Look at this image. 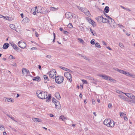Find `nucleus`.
Listing matches in <instances>:
<instances>
[{"label":"nucleus","instance_id":"f8f14e48","mask_svg":"<svg viewBox=\"0 0 135 135\" xmlns=\"http://www.w3.org/2000/svg\"><path fill=\"white\" fill-rule=\"evenodd\" d=\"M22 72L23 75H27L28 74L30 73L29 71L25 68H23V69Z\"/></svg>","mask_w":135,"mask_h":135},{"label":"nucleus","instance_id":"f3484780","mask_svg":"<svg viewBox=\"0 0 135 135\" xmlns=\"http://www.w3.org/2000/svg\"><path fill=\"white\" fill-rule=\"evenodd\" d=\"M9 46L8 43H6L4 44L3 46V48L4 49H7Z\"/></svg>","mask_w":135,"mask_h":135},{"label":"nucleus","instance_id":"9b49d317","mask_svg":"<svg viewBox=\"0 0 135 135\" xmlns=\"http://www.w3.org/2000/svg\"><path fill=\"white\" fill-rule=\"evenodd\" d=\"M88 22L90 24H91L93 27H95L96 26V25L95 22L91 18H88Z\"/></svg>","mask_w":135,"mask_h":135},{"label":"nucleus","instance_id":"0e129e2a","mask_svg":"<svg viewBox=\"0 0 135 135\" xmlns=\"http://www.w3.org/2000/svg\"><path fill=\"white\" fill-rule=\"evenodd\" d=\"M86 14H87L88 15H89L90 14V12L89 11L87 10V11H86Z\"/></svg>","mask_w":135,"mask_h":135},{"label":"nucleus","instance_id":"dca6fc26","mask_svg":"<svg viewBox=\"0 0 135 135\" xmlns=\"http://www.w3.org/2000/svg\"><path fill=\"white\" fill-rule=\"evenodd\" d=\"M126 75L128 76L129 77H131L133 78H135V75L133 74H132L128 72L127 71L126 74Z\"/></svg>","mask_w":135,"mask_h":135},{"label":"nucleus","instance_id":"774afa93","mask_svg":"<svg viewBox=\"0 0 135 135\" xmlns=\"http://www.w3.org/2000/svg\"><path fill=\"white\" fill-rule=\"evenodd\" d=\"M126 10L129 12H130L131 11L130 9L128 8H126Z\"/></svg>","mask_w":135,"mask_h":135},{"label":"nucleus","instance_id":"6ab92c4d","mask_svg":"<svg viewBox=\"0 0 135 135\" xmlns=\"http://www.w3.org/2000/svg\"><path fill=\"white\" fill-rule=\"evenodd\" d=\"M9 27L11 29L15 30L17 32L16 30V28L13 24H10L9 25Z\"/></svg>","mask_w":135,"mask_h":135},{"label":"nucleus","instance_id":"2f4dec72","mask_svg":"<svg viewBox=\"0 0 135 135\" xmlns=\"http://www.w3.org/2000/svg\"><path fill=\"white\" fill-rule=\"evenodd\" d=\"M95 46L96 47H98V48H100V47H101L99 45V44L98 43V42L96 43L95 44Z\"/></svg>","mask_w":135,"mask_h":135},{"label":"nucleus","instance_id":"680f3d73","mask_svg":"<svg viewBox=\"0 0 135 135\" xmlns=\"http://www.w3.org/2000/svg\"><path fill=\"white\" fill-rule=\"evenodd\" d=\"M37 49V48L36 47H34L32 48L31 49V50H35V49Z\"/></svg>","mask_w":135,"mask_h":135},{"label":"nucleus","instance_id":"9d476101","mask_svg":"<svg viewBox=\"0 0 135 135\" xmlns=\"http://www.w3.org/2000/svg\"><path fill=\"white\" fill-rule=\"evenodd\" d=\"M65 17L69 20H70L73 17V15L70 12H67L65 14Z\"/></svg>","mask_w":135,"mask_h":135},{"label":"nucleus","instance_id":"423d86ee","mask_svg":"<svg viewBox=\"0 0 135 135\" xmlns=\"http://www.w3.org/2000/svg\"><path fill=\"white\" fill-rule=\"evenodd\" d=\"M55 81L57 84H61L64 80V77L61 76H58L55 77Z\"/></svg>","mask_w":135,"mask_h":135},{"label":"nucleus","instance_id":"c85d7f7f","mask_svg":"<svg viewBox=\"0 0 135 135\" xmlns=\"http://www.w3.org/2000/svg\"><path fill=\"white\" fill-rule=\"evenodd\" d=\"M81 11L85 13H86V11H87V9L85 8H83Z\"/></svg>","mask_w":135,"mask_h":135},{"label":"nucleus","instance_id":"2eb2a0df","mask_svg":"<svg viewBox=\"0 0 135 135\" xmlns=\"http://www.w3.org/2000/svg\"><path fill=\"white\" fill-rule=\"evenodd\" d=\"M96 19L98 22L100 23L101 22H102L103 16H98L97 17Z\"/></svg>","mask_w":135,"mask_h":135},{"label":"nucleus","instance_id":"a211bd4d","mask_svg":"<svg viewBox=\"0 0 135 135\" xmlns=\"http://www.w3.org/2000/svg\"><path fill=\"white\" fill-rule=\"evenodd\" d=\"M55 95L56 98L59 100L61 98L60 95L59 93H56L55 94Z\"/></svg>","mask_w":135,"mask_h":135},{"label":"nucleus","instance_id":"4c0bfd02","mask_svg":"<svg viewBox=\"0 0 135 135\" xmlns=\"http://www.w3.org/2000/svg\"><path fill=\"white\" fill-rule=\"evenodd\" d=\"M118 96L122 99H124V97H125V96L122 95H118Z\"/></svg>","mask_w":135,"mask_h":135},{"label":"nucleus","instance_id":"6e6552de","mask_svg":"<svg viewBox=\"0 0 135 135\" xmlns=\"http://www.w3.org/2000/svg\"><path fill=\"white\" fill-rule=\"evenodd\" d=\"M18 46L22 49H24L26 46V44L22 41H19L18 44Z\"/></svg>","mask_w":135,"mask_h":135},{"label":"nucleus","instance_id":"e2e57ef3","mask_svg":"<svg viewBox=\"0 0 135 135\" xmlns=\"http://www.w3.org/2000/svg\"><path fill=\"white\" fill-rule=\"evenodd\" d=\"M66 71H68L70 73H72V71H71L70 70V69H67V70H66Z\"/></svg>","mask_w":135,"mask_h":135},{"label":"nucleus","instance_id":"5701e85b","mask_svg":"<svg viewBox=\"0 0 135 135\" xmlns=\"http://www.w3.org/2000/svg\"><path fill=\"white\" fill-rule=\"evenodd\" d=\"M109 8L108 6H106L104 9V11L107 13H108L109 11Z\"/></svg>","mask_w":135,"mask_h":135},{"label":"nucleus","instance_id":"de8ad7c7","mask_svg":"<svg viewBox=\"0 0 135 135\" xmlns=\"http://www.w3.org/2000/svg\"><path fill=\"white\" fill-rule=\"evenodd\" d=\"M92 104L93 105L95 104V102L94 99H92Z\"/></svg>","mask_w":135,"mask_h":135},{"label":"nucleus","instance_id":"b1692460","mask_svg":"<svg viewBox=\"0 0 135 135\" xmlns=\"http://www.w3.org/2000/svg\"><path fill=\"white\" fill-rule=\"evenodd\" d=\"M58 8H55L52 7H51L50 8V10L54 11L56 10H57L58 9Z\"/></svg>","mask_w":135,"mask_h":135},{"label":"nucleus","instance_id":"bf43d9fd","mask_svg":"<svg viewBox=\"0 0 135 135\" xmlns=\"http://www.w3.org/2000/svg\"><path fill=\"white\" fill-rule=\"evenodd\" d=\"M102 43L103 45H107V44L104 41H102Z\"/></svg>","mask_w":135,"mask_h":135},{"label":"nucleus","instance_id":"a18cd8bd","mask_svg":"<svg viewBox=\"0 0 135 135\" xmlns=\"http://www.w3.org/2000/svg\"><path fill=\"white\" fill-rule=\"evenodd\" d=\"M116 92L117 93H118L119 94H121L122 93H123L124 94V93L123 92H122V91H120L119 90H117L116 91Z\"/></svg>","mask_w":135,"mask_h":135},{"label":"nucleus","instance_id":"69168bd1","mask_svg":"<svg viewBox=\"0 0 135 135\" xmlns=\"http://www.w3.org/2000/svg\"><path fill=\"white\" fill-rule=\"evenodd\" d=\"M120 114L121 117H123V115L121 112L120 113Z\"/></svg>","mask_w":135,"mask_h":135},{"label":"nucleus","instance_id":"393cba45","mask_svg":"<svg viewBox=\"0 0 135 135\" xmlns=\"http://www.w3.org/2000/svg\"><path fill=\"white\" fill-rule=\"evenodd\" d=\"M61 119L62 120L65 121V119H66V118L64 115H61L59 117V119Z\"/></svg>","mask_w":135,"mask_h":135},{"label":"nucleus","instance_id":"7c9ffc66","mask_svg":"<svg viewBox=\"0 0 135 135\" xmlns=\"http://www.w3.org/2000/svg\"><path fill=\"white\" fill-rule=\"evenodd\" d=\"M58 105H56L55 106L56 108L57 109H59L60 108H61V105L60 104H59L58 103Z\"/></svg>","mask_w":135,"mask_h":135},{"label":"nucleus","instance_id":"4be33fe9","mask_svg":"<svg viewBox=\"0 0 135 135\" xmlns=\"http://www.w3.org/2000/svg\"><path fill=\"white\" fill-rule=\"evenodd\" d=\"M90 32L94 36H97L96 33L95 31L94 30H92L90 28Z\"/></svg>","mask_w":135,"mask_h":135},{"label":"nucleus","instance_id":"7ed1b4c3","mask_svg":"<svg viewBox=\"0 0 135 135\" xmlns=\"http://www.w3.org/2000/svg\"><path fill=\"white\" fill-rule=\"evenodd\" d=\"M46 8H44L41 9L39 7L37 8V7H35V10L37 13H40L43 14H46L49 12V10Z\"/></svg>","mask_w":135,"mask_h":135},{"label":"nucleus","instance_id":"1a4fd4ad","mask_svg":"<svg viewBox=\"0 0 135 135\" xmlns=\"http://www.w3.org/2000/svg\"><path fill=\"white\" fill-rule=\"evenodd\" d=\"M64 76L66 77L69 81L71 82L72 80L71 76V74L68 72H65L64 74Z\"/></svg>","mask_w":135,"mask_h":135},{"label":"nucleus","instance_id":"f704fd0d","mask_svg":"<svg viewBox=\"0 0 135 135\" xmlns=\"http://www.w3.org/2000/svg\"><path fill=\"white\" fill-rule=\"evenodd\" d=\"M44 79L47 80L48 81L49 80V79L47 76L46 75H45L44 76Z\"/></svg>","mask_w":135,"mask_h":135},{"label":"nucleus","instance_id":"412c9836","mask_svg":"<svg viewBox=\"0 0 135 135\" xmlns=\"http://www.w3.org/2000/svg\"><path fill=\"white\" fill-rule=\"evenodd\" d=\"M32 120L35 122H39L41 121V120L38 118H32Z\"/></svg>","mask_w":135,"mask_h":135},{"label":"nucleus","instance_id":"58836bf2","mask_svg":"<svg viewBox=\"0 0 135 135\" xmlns=\"http://www.w3.org/2000/svg\"><path fill=\"white\" fill-rule=\"evenodd\" d=\"M9 59H15V58L13 57V56L12 55H11L9 57Z\"/></svg>","mask_w":135,"mask_h":135},{"label":"nucleus","instance_id":"8fccbe9b","mask_svg":"<svg viewBox=\"0 0 135 135\" xmlns=\"http://www.w3.org/2000/svg\"><path fill=\"white\" fill-rule=\"evenodd\" d=\"M124 119L126 121H127L128 120V118H127L126 117L124 116L123 117Z\"/></svg>","mask_w":135,"mask_h":135},{"label":"nucleus","instance_id":"864d4df0","mask_svg":"<svg viewBox=\"0 0 135 135\" xmlns=\"http://www.w3.org/2000/svg\"><path fill=\"white\" fill-rule=\"evenodd\" d=\"M68 26L70 28H71L73 27V25L71 23H69Z\"/></svg>","mask_w":135,"mask_h":135},{"label":"nucleus","instance_id":"37998d69","mask_svg":"<svg viewBox=\"0 0 135 135\" xmlns=\"http://www.w3.org/2000/svg\"><path fill=\"white\" fill-rule=\"evenodd\" d=\"M119 72V73H122V74H123L124 71V70H121V69H119V70H118Z\"/></svg>","mask_w":135,"mask_h":135},{"label":"nucleus","instance_id":"20e7f679","mask_svg":"<svg viewBox=\"0 0 135 135\" xmlns=\"http://www.w3.org/2000/svg\"><path fill=\"white\" fill-rule=\"evenodd\" d=\"M98 76L102 77L105 80H109L111 82H115L116 81L115 80L113 79L111 77L105 75H101V74H98Z\"/></svg>","mask_w":135,"mask_h":135},{"label":"nucleus","instance_id":"bb28decb","mask_svg":"<svg viewBox=\"0 0 135 135\" xmlns=\"http://www.w3.org/2000/svg\"><path fill=\"white\" fill-rule=\"evenodd\" d=\"M108 20L106 18H104L103 17V19L102 20V22L103 23H106L107 22H108Z\"/></svg>","mask_w":135,"mask_h":135},{"label":"nucleus","instance_id":"4468645a","mask_svg":"<svg viewBox=\"0 0 135 135\" xmlns=\"http://www.w3.org/2000/svg\"><path fill=\"white\" fill-rule=\"evenodd\" d=\"M3 100L5 102L7 101L8 102H13L12 99L11 98L5 97L3 98Z\"/></svg>","mask_w":135,"mask_h":135},{"label":"nucleus","instance_id":"aec40b11","mask_svg":"<svg viewBox=\"0 0 135 135\" xmlns=\"http://www.w3.org/2000/svg\"><path fill=\"white\" fill-rule=\"evenodd\" d=\"M33 80L34 81L35 80L38 81H39L40 80V78L39 76H37L34 77V79H33Z\"/></svg>","mask_w":135,"mask_h":135},{"label":"nucleus","instance_id":"f257e3e1","mask_svg":"<svg viewBox=\"0 0 135 135\" xmlns=\"http://www.w3.org/2000/svg\"><path fill=\"white\" fill-rule=\"evenodd\" d=\"M36 94L40 99H46V101H48L51 98L50 95H49L46 92H41L40 90H38L36 92Z\"/></svg>","mask_w":135,"mask_h":135},{"label":"nucleus","instance_id":"052dcab7","mask_svg":"<svg viewBox=\"0 0 135 135\" xmlns=\"http://www.w3.org/2000/svg\"><path fill=\"white\" fill-rule=\"evenodd\" d=\"M2 128V129H4V127L2 125H0V128Z\"/></svg>","mask_w":135,"mask_h":135},{"label":"nucleus","instance_id":"79ce46f5","mask_svg":"<svg viewBox=\"0 0 135 135\" xmlns=\"http://www.w3.org/2000/svg\"><path fill=\"white\" fill-rule=\"evenodd\" d=\"M82 81L84 84H87L88 83L87 81L86 80H83Z\"/></svg>","mask_w":135,"mask_h":135},{"label":"nucleus","instance_id":"c03bdc74","mask_svg":"<svg viewBox=\"0 0 135 135\" xmlns=\"http://www.w3.org/2000/svg\"><path fill=\"white\" fill-rule=\"evenodd\" d=\"M57 101V100L55 98H53L52 100V102H54V104L55 103V102H56Z\"/></svg>","mask_w":135,"mask_h":135},{"label":"nucleus","instance_id":"5fc2aeb1","mask_svg":"<svg viewBox=\"0 0 135 135\" xmlns=\"http://www.w3.org/2000/svg\"><path fill=\"white\" fill-rule=\"evenodd\" d=\"M108 107L109 108H111L112 107V104L111 103H109L108 105Z\"/></svg>","mask_w":135,"mask_h":135},{"label":"nucleus","instance_id":"ddd939ff","mask_svg":"<svg viewBox=\"0 0 135 135\" xmlns=\"http://www.w3.org/2000/svg\"><path fill=\"white\" fill-rule=\"evenodd\" d=\"M11 46H12L13 48L16 50L17 51L19 50V48L15 44H11Z\"/></svg>","mask_w":135,"mask_h":135},{"label":"nucleus","instance_id":"39448f33","mask_svg":"<svg viewBox=\"0 0 135 135\" xmlns=\"http://www.w3.org/2000/svg\"><path fill=\"white\" fill-rule=\"evenodd\" d=\"M108 17V23L112 28H115L116 27V25L114 20L109 16Z\"/></svg>","mask_w":135,"mask_h":135},{"label":"nucleus","instance_id":"cd10ccee","mask_svg":"<svg viewBox=\"0 0 135 135\" xmlns=\"http://www.w3.org/2000/svg\"><path fill=\"white\" fill-rule=\"evenodd\" d=\"M4 18L9 21H11L12 20L11 18L8 16L4 17Z\"/></svg>","mask_w":135,"mask_h":135},{"label":"nucleus","instance_id":"72a5a7b5","mask_svg":"<svg viewBox=\"0 0 135 135\" xmlns=\"http://www.w3.org/2000/svg\"><path fill=\"white\" fill-rule=\"evenodd\" d=\"M95 40L94 39H92L90 41V43L92 45H94L95 44Z\"/></svg>","mask_w":135,"mask_h":135},{"label":"nucleus","instance_id":"473e14b6","mask_svg":"<svg viewBox=\"0 0 135 135\" xmlns=\"http://www.w3.org/2000/svg\"><path fill=\"white\" fill-rule=\"evenodd\" d=\"M78 40L80 42L83 44L84 42L83 40L81 38H78Z\"/></svg>","mask_w":135,"mask_h":135},{"label":"nucleus","instance_id":"f03ea898","mask_svg":"<svg viewBox=\"0 0 135 135\" xmlns=\"http://www.w3.org/2000/svg\"><path fill=\"white\" fill-rule=\"evenodd\" d=\"M104 124L108 127H113L114 126V122L110 119H106L104 122Z\"/></svg>","mask_w":135,"mask_h":135},{"label":"nucleus","instance_id":"c756f323","mask_svg":"<svg viewBox=\"0 0 135 135\" xmlns=\"http://www.w3.org/2000/svg\"><path fill=\"white\" fill-rule=\"evenodd\" d=\"M23 21H24L25 22H29V19L27 17H26L24 18L23 20Z\"/></svg>","mask_w":135,"mask_h":135},{"label":"nucleus","instance_id":"e433bc0d","mask_svg":"<svg viewBox=\"0 0 135 135\" xmlns=\"http://www.w3.org/2000/svg\"><path fill=\"white\" fill-rule=\"evenodd\" d=\"M59 68H60L62 69L63 70H65V71H66V70H67V68H65V67H63L62 66H59Z\"/></svg>","mask_w":135,"mask_h":135},{"label":"nucleus","instance_id":"c9c22d12","mask_svg":"<svg viewBox=\"0 0 135 135\" xmlns=\"http://www.w3.org/2000/svg\"><path fill=\"white\" fill-rule=\"evenodd\" d=\"M128 102L129 103H135V102H134V100H132L129 99L128 100Z\"/></svg>","mask_w":135,"mask_h":135},{"label":"nucleus","instance_id":"09e8293b","mask_svg":"<svg viewBox=\"0 0 135 135\" xmlns=\"http://www.w3.org/2000/svg\"><path fill=\"white\" fill-rule=\"evenodd\" d=\"M131 99L135 100V96L132 94V96Z\"/></svg>","mask_w":135,"mask_h":135},{"label":"nucleus","instance_id":"6e6d98bb","mask_svg":"<svg viewBox=\"0 0 135 135\" xmlns=\"http://www.w3.org/2000/svg\"><path fill=\"white\" fill-rule=\"evenodd\" d=\"M51 57V56L50 55H47L46 56V57L48 58L49 59H50Z\"/></svg>","mask_w":135,"mask_h":135},{"label":"nucleus","instance_id":"ea45409f","mask_svg":"<svg viewBox=\"0 0 135 135\" xmlns=\"http://www.w3.org/2000/svg\"><path fill=\"white\" fill-rule=\"evenodd\" d=\"M119 46L121 47H123L124 46L123 44L121 43H119Z\"/></svg>","mask_w":135,"mask_h":135},{"label":"nucleus","instance_id":"a878e982","mask_svg":"<svg viewBox=\"0 0 135 135\" xmlns=\"http://www.w3.org/2000/svg\"><path fill=\"white\" fill-rule=\"evenodd\" d=\"M125 95L128 97L131 98L132 96V93H124Z\"/></svg>","mask_w":135,"mask_h":135},{"label":"nucleus","instance_id":"a19ab883","mask_svg":"<svg viewBox=\"0 0 135 135\" xmlns=\"http://www.w3.org/2000/svg\"><path fill=\"white\" fill-rule=\"evenodd\" d=\"M124 101H127L128 102V100H129V99L126 97H125L124 99H123Z\"/></svg>","mask_w":135,"mask_h":135},{"label":"nucleus","instance_id":"13d9d810","mask_svg":"<svg viewBox=\"0 0 135 135\" xmlns=\"http://www.w3.org/2000/svg\"><path fill=\"white\" fill-rule=\"evenodd\" d=\"M64 33L66 35H68V34L69 33V32H67L66 31H64Z\"/></svg>","mask_w":135,"mask_h":135},{"label":"nucleus","instance_id":"603ef678","mask_svg":"<svg viewBox=\"0 0 135 135\" xmlns=\"http://www.w3.org/2000/svg\"><path fill=\"white\" fill-rule=\"evenodd\" d=\"M58 103L59 104H60L59 102L57 101L56 102H55V103L54 104L56 106V105H58Z\"/></svg>","mask_w":135,"mask_h":135},{"label":"nucleus","instance_id":"3c124183","mask_svg":"<svg viewBox=\"0 0 135 135\" xmlns=\"http://www.w3.org/2000/svg\"><path fill=\"white\" fill-rule=\"evenodd\" d=\"M93 81H94V82H93V83L94 84H96V82L97 81H98L97 79H94Z\"/></svg>","mask_w":135,"mask_h":135},{"label":"nucleus","instance_id":"0eeeda50","mask_svg":"<svg viewBox=\"0 0 135 135\" xmlns=\"http://www.w3.org/2000/svg\"><path fill=\"white\" fill-rule=\"evenodd\" d=\"M49 75L51 78L54 79L56 76V71L55 69L52 70L50 71Z\"/></svg>","mask_w":135,"mask_h":135},{"label":"nucleus","instance_id":"4d7b16f0","mask_svg":"<svg viewBox=\"0 0 135 135\" xmlns=\"http://www.w3.org/2000/svg\"><path fill=\"white\" fill-rule=\"evenodd\" d=\"M35 34L36 37H38V35L37 32L36 31H35Z\"/></svg>","mask_w":135,"mask_h":135},{"label":"nucleus","instance_id":"49530a36","mask_svg":"<svg viewBox=\"0 0 135 135\" xmlns=\"http://www.w3.org/2000/svg\"><path fill=\"white\" fill-rule=\"evenodd\" d=\"M73 17L75 18H78V16L77 15H76L74 14L73 16Z\"/></svg>","mask_w":135,"mask_h":135},{"label":"nucleus","instance_id":"338daca9","mask_svg":"<svg viewBox=\"0 0 135 135\" xmlns=\"http://www.w3.org/2000/svg\"><path fill=\"white\" fill-rule=\"evenodd\" d=\"M78 8L79 10H81L82 8H83L79 6H78Z\"/></svg>","mask_w":135,"mask_h":135}]
</instances>
